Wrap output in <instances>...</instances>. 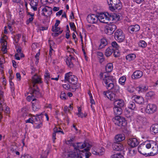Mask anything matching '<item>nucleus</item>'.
Returning a JSON list of instances; mask_svg holds the SVG:
<instances>
[{
	"label": "nucleus",
	"instance_id": "obj_1",
	"mask_svg": "<svg viewBox=\"0 0 158 158\" xmlns=\"http://www.w3.org/2000/svg\"><path fill=\"white\" fill-rule=\"evenodd\" d=\"M105 73H101L100 74V78L102 79L103 83L105 84V86L107 89H111L114 92H119V87L114 84L115 81L113 77L110 76H106Z\"/></svg>",
	"mask_w": 158,
	"mask_h": 158
},
{
	"label": "nucleus",
	"instance_id": "obj_2",
	"mask_svg": "<svg viewBox=\"0 0 158 158\" xmlns=\"http://www.w3.org/2000/svg\"><path fill=\"white\" fill-rule=\"evenodd\" d=\"M109 9L112 11H118L122 8L120 0H107Z\"/></svg>",
	"mask_w": 158,
	"mask_h": 158
},
{
	"label": "nucleus",
	"instance_id": "obj_3",
	"mask_svg": "<svg viewBox=\"0 0 158 158\" xmlns=\"http://www.w3.org/2000/svg\"><path fill=\"white\" fill-rule=\"evenodd\" d=\"M64 81L65 82L67 81L70 84L75 85L77 83L78 79L76 76L73 75L72 73L70 72L65 74Z\"/></svg>",
	"mask_w": 158,
	"mask_h": 158
},
{
	"label": "nucleus",
	"instance_id": "obj_4",
	"mask_svg": "<svg viewBox=\"0 0 158 158\" xmlns=\"http://www.w3.org/2000/svg\"><path fill=\"white\" fill-rule=\"evenodd\" d=\"M72 146L73 147L75 151H77L78 150L79 151L80 149L85 148V151H89L91 147V145L85 142L84 143L80 142L76 144H72Z\"/></svg>",
	"mask_w": 158,
	"mask_h": 158
},
{
	"label": "nucleus",
	"instance_id": "obj_5",
	"mask_svg": "<svg viewBox=\"0 0 158 158\" xmlns=\"http://www.w3.org/2000/svg\"><path fill=\"white\" fill-rule=\"evenodd\" d=\"M113 121L114 124L120 127H125L127 125L125 119L120 116H116L113 118Z\"/></svg>",
	"mask_w": 158,
	"mask_h": 158
},
{
	"label": "nucleus",
	"instance_id": "obj_6",
	"mask_svg": "<svg viewBox=\"0 0 158 158\" xmlns=\"http://www.w3.org/2000/svg\"><path fill=\"white\" fill-rule=\"evenodd\" d=\"M114 38L115 40L119 42H122L125 39V35L123 31L120 29H118L115 31Z\"/></svg>",
	"mask_w": 158,
	"mask_h": 158
},
{
	"label": "nucleus",
	"instance_id": "obj_7",
	"mask_svg": "<svg viewBox=\"0 0 158 158\" xmlns=\"http://www.w3.org/2000/svg\"><path fill=\"white\" fill-rule=\"evenodd\" d=\"M98 19L102 23H108L110 21V15L108 13H100L98 16Z\"/></svg>",
	"mask_w": 158,
	"mask_h": 158
},
{
	"label": "nucleus",
	"instance_id": "obj_8",
	"mask_svg": "<svg viewBox=\"0 0 158 158\" xmlns=\"http://www.w3.org/2000/svg\"><path fill=\"white\" fill-rule=\"evenodd\" d=\"M29 93L30 94H32L34 96H35L37 98L40 97L41 96V95L37 85H36L35 87H32L31 86Z\"/></svg>",
	"mask_w": 158,
	"mask_h": 158
},
{
	"label": "nucleus",
	"instance_id": "obj_9",
	"mask_svg": "<svg viewBox=\"0 0 158 158\" xmlns=\"http://www.w3.org/2000/svg\"><path fill=\"white\" fill-rule=\"evenodd\" d=\"M42 11V15L46 17L50 16L52 14V8L51 7L45 6H43Z\"/></svg>",
	"mask_w": 158,
	"mask_h": 158
},
{
	"label": "nucleus",
	"instance_id": "obj_10",
	"mask_svg": "<svg viewBox=\"0 0 158 158\" xmlns=\"http://www.w3.org/2000/svg\"><path fill=\"white\" fill-rule=\"evenodd\" d=\"M117 26L115 24H112L109 25L105 28L104 31L108 35L112 34L116 29Z\"/></svg>",
	"mask_w": 158,
	"mask_h": 158
},
{
	"label": "nucleus",
	"instance_id": "obj_11",
	"mask_svg": "<svg viewBox=\"0 0 158 158\" xmlns=\"http://www.w3.org/2000/svg\"><path fill=\"white\" fill-rule=\"evenodd\" d=\"M138 149L139 152L143 155L146 156L149 155L148 153L149 150L146 148L145 144H140L138 147Z\"/></svg>",
	"mask_w": 158,
	"mask_h": 158
},
{
	"label": "nucleus",
	"instance_id": "obj_12",
	"mask_svg": "<svg viewBox=\"0 0 158 158\" xmlns=\"http://www.w3.org/2000/svg\"><path fill=\"white\" fill-rule=\"evenodd\" d=\"M64 158H82L80 155L73 152L71 151L65 153Z\"/></svg>",
	"mask_w": 158,
	"mask_h": 158
},
{
	"label": "nucleus",
	"instance_id": "obj_13",
	"mask_svg": "<svg viewBox=\"0 0 158 158\" xmlns=\"http://www.w3.org/2000/svg\"><path fill=\"white\" fill-rule=\"evenodd\" d=\"M157 109L156 105L153 104H148L147 106L146 112L148 114H152L155 112Z\"/></svg>",
	"mask_w": 158,
	"mask_h": 158
},
{
	"label": "nucleus",
	"instance_id": "obj_14",
	"mask_svg": "<svg viewBox=\"0 0 158 158\" xmlns=\"http://www.w3.org/2000/svg\"><path fill=\"white\" fill-rule=\"evenodd\" d=\"M2 103L1 102V101L0 102V120L2 118L1 111H4L5 113H9L10 112L9 108L6 106V104Z\"/></svg>",
	"mask_w": 158,
	"mask_h": 158
},
{
	"label": "nucleus",
	"instance_id": "obj_15",
	"mask_svg": "<svg viewBox=\"0 0 158 158\" xmlns=\"http://www.w3.org/2000/svg\"><path fill=\"white\" fill-rule=\"evenodd\" d=\"M32 85L33 87H35L36 86V84L40 83H41V78L36 74H35L32 77Z\"/></svg>",
	"mask_w": 158,
	"mask_h": 158
},
{
	"label": "nucleus",
	"instance_id": "obj_16",
	"mask_svg": "<svg viewBox=\"0 0 158 158\" xmlns=\"http://www.w3.org/2000/svg\"><path fill=\"white\" fill-rule=\"evenodd\" d=\"M128 145L131 148L137 146L139 143V142L135 138H129L127 141Z\"/></svg>",
	"mask_w": 158,
	"mask_h": 158
},
{
	"label": "nucleus",
	"instance_id": "obj_17",
	"mask_svg": "<svg viewBox=\"0 0 158 158\" xmlns=\"http://www.w3.org/2000/svg\"><path fill=\"white\" fill-rule=\"evenodd\" d=\"M87 21L89 23H94L97 22L98 21V17L94 14L89 15L87 17Z\"/></svg>",
	"mask_w": 158,
	"mask_h": 158
},
{
	"label": "nucleus",
	"instance_id": "obj_18",
	"mask_svg": "<svg viewBox=\"0 0 158 158\" xmlns=\"http://www.w3.org/2000/svg\"><path fill=\"white\" fill-rule=\"evenodd\" d=\"M114 150L116 151H121L123 149V145L120 143L114 142L112 145Z\"/></svg>",
	"mask_w": 158,
	"mask_h": 158
},
{
	"label": "nucleus",
	"instance_id": "obj_19",
	"mask_svg": "<svg viewBox=\"0 0 158 158\" xmlns=\"http://www.w3.org/2000/svg\"><path fill=\"white\" fill-rule=\"evenodd\" d=\"M140 29V26L138 24L130 26L128 28L129 32L132 33L134 31L136 32L139 31Z\"/></svg>",
	"mask_w": 158,
	"mask_h": 158
},
{
	"label": "nucleus",
	"instance_id": "obj_20",
	"mask_svg": "<svg viewBox=\"0 0 158 158\" xmlns=\"http://www.w3.org/2000/svg\"><path fill=\"white\" fill-rule=\"evenodd\" d=\"M105 151V149L104 148L100 147L97 148L95 150H93L92 153L94 155H98V156H102L103 154Z\"/></svg>",
	"mask_w": 158,
	"mask_h": 158
},
{
	"label": "nucleus",
	"instance_id": "obj_21",
	"mask_svg": "<svg viewBox=\"0 0 158 158\" xmlns=\"http://www.w3.org/2000/svg\"><path fill=\"white\" fill-rule=\"evenodd\" d=\"M111 90V92H110L109 94L108 95V98L110 100L114 102L116 100H117L118 98V96L117 95V94L118 92H114L112 91V90Z\"/></svg>",
	"mask_w": 158,
	"mask_h": 158
},
{
	"label": "nucleus",
	"instance_id": "obj_22",
	"mask_svg": "<svg viewBox=\"0 0 158 158\" xmlns=\"http://www.w3.org/2000/svg\"><path fill=\"white\" fill-rule=\"evenodd\" d=\"M143 75V72L140 70H137L134 72L131 76V78L133 79H136L141 77Z\"/></svg>",
	"mask_w": 158,
	"mask_h": 158
},
{
	"label": "nucleus",
	"instance_id": "obj_23",
	"mask_svg": "<svg viewBox=\"0 0 158 158\" xmlns=\"http://www.w3.org/2000/svg\"><path fill=\"white\" fill-rule=\"evenodd\" d=\"M75 58L73 57L71 55H70L69 56L66 60V64L70 68H73V64L72 60H75Z\"/></svg>",
	"mask_w": 158,
	"mask_h": 158
},
{
	"label": "nucleus",
	"instance_id": "obj_24",
	"mask_svg": "<svg viewBox=\"0 0 158 158\" xmlns=\"http://www.w3.org/2000/svg\"><path fill=\"white\" fill-rule=\"evenodd\" d=\"M109 15L110 21L111 20L112 21H117L120 19L121 16L118 14L114 13L109 14Z\"/></svg>",
	"mask_w": 158,
	"mask_h": 158
},
{
	"label": "nucleus",
	"instance_id": "obj_25",
	"mask_svg": "<svg viewBox=\"0 0 158 158\" xmlns=\"http://www.w3.org/2000/svg\"><path fill=\"white\" fill-rule=\"evenodd\" d=\"M114 106L122 108L124 106V103L123 100L118 98L117 100L114 102Z\"/></svg>",
	"mask_w": 158,
	"mask_h": 158
},
{
	"label": "nucleus",
	"instance_id": "obj_26",
	"mask_svg": "<svg viewBox=\"0 0 158 158\" xmlns=\"http://www.w3.org/2000/svg\"><path fill=\"white\" fill-rule=\"evenodd\" d=\"M153 147H152V151L150 153V155H155L157 154L158 153V144L156 142H154L153 144Z\"/></svg>",
	"mask_w": 158,
	"mask_h": 158
},
{
	"label": "nucleus",
	"instance_id": "obj_27",
	"mask_svg": "<svg viewBox=\"0 0 158 158\" xmlns=\"http://www.w3.org/2000/svg\"><path fill=\"white\" fill-rule=\"evenodd\" d=\"M38 0H32L30 3L31 8L34 11H36L37 10V6H38Z\"/></svg>",
	"mask_w": 158,
	"mask_h": 158
},
{
	"label": "nucleus",
	"instance_id": "obj_28",
	"mask_svg": "<svg viewBox=\"0 0 158 158\" xmlns=\"http://www.w3.org/2000/svg\"><path fill=\"white\" fill-rule=\"evenodd\" d=\"M113 111L114 115L116 116H118L122 113V109L119 107L114 106L113 108Z\"/></svg>",
	"mask_w": 158,
	"mask_h": 158
},
{
	"label": "nucleus",
	"instance_id": "obj_29",
	"mask_svg": "<svg viewBox=\"0 0 158 158\" xmlns=\"http://www.w3.org/2000/svg\"><path fill=\"white\" fill-rule=\"evenodd\" d=\"M125 139L124 135L122 134H118L114 137L115 141L118 143L123 141Z\"/></svg>",
	"mask_w": 158,
	"mask_h": 158
},
{
	"label": "nucleus",
	"instance_id": "obj_30",
	"mask_svg": "<svg viewBox=\"0 0 158 158\" xmlns=\"http://www.w3.org/2000/svg\"><path fill=\"white\" fill-rule=\"evenodd\" d=\"M114 49L112 47H110L107 48L105 51V55L107 57L110 56L114 51Z\"/></svg>",
	"mask_w": 158,
	"mask_h": 158
},
{
	"label": "nucleus",
	"instance_id": "obj_31",
	"mask_svg": "<svg viewBox=\"0 0 158 158\" xmlns=\"http://www.w3.org/2000/svg\"><path fill=\"white\" fill-rule=\"evenodd\" d=\"M134 100L136 103L139 104H142L144 102V99L142 96H135Z\"/></svg>",
	"mask_w": 158,
	"mask_h": 158
},
{
	"label": "nucleus",
	"instance_id": "obj_32",
	"mask_svg": "<svg viewBox=\"0 0 158 158\" xmlns=\"http://www.w3.org/2000/svg\"><path fill=\"white\" fill-rule=\"evenodd\" d=\"M107 44V42L106 39H102L101 40L100 44L98 47L99 49H101Z\"/></svg>",
	"mask_w": 158,
	"mask_h": 158
},
{
	"label": "nucleus",
	"instance_id": "obj_33",
	"mask_svg": "<svg viewBox=\"0 0 158 158\" xmlns=\"http://www.w3.org/2000/svg\"><path fill=\"white\" fill-rule=\"evenodd\" d=\"M151 131L156 134L158 132V124H155L152 125L150 128Z\"/></svg>",
	"mask_w": 158,
	"mask_h": 158
},
{
	"label": "nucleus",
	"instance_id": "obj_34",
	"mask_svg": "<svg viewBox=\"0 0 158 158\" xmlns=\"http://www.w3.org/2000/svg\"><path fill=\"white\" fill-rule=\"evenodd\" d=\"M137 121L140 123L144 124L147 122V119L145 117H143L141 116H138Z\"/></svg>",
	"mask_w": 158,
	"mask_h": 158
},
{
	"label": "nucleus",
	"instance_id": "obj_35",
	"mask_svg": "<svg viewBox=\"0 0 158 158\" xmlns=\"http://www.w3.org/2000/svg\"><path fill=\"white\" fill-rule=\"evenodd\" d=\"M148 88L145 86L140 85L136 88V90L139 92H143L146 91L148 89Z\"/></svg>",
	"mask_w": 158,
	"mask_h": 158
},
{
	"label": "nucleus",
	"instance_id": "obj_36",
	"mask_svg": "<svg viewBox=\"0 0 158 158\" xmlns=\"http://www.w3.org/2000/svg\"><path fill=\"white\" fill-rule=\"evenodd\" d=\"M113 68V64L111 63L107 64L106 66L105 70L107 73L110 72Z\"/></svg>",
	"mask_w": 158,
	"mask_h": 158
},
{
	"label": "nucleus",
	"instance_id": "obj_37",
	"mask_svg": "<svg viewBox=\"0 0 158 158\" xmlns=\"http://www.w3.org/2000/svg\"><path fill=\"white\" fill-rule=\"evenodd\" d=\"M136 57V55L134 54H131L127 55L126 57V59L130 61L134 60Z\"/></svg>",
	"mask_w": 158,
	"mask_h": 158
},
{
	"label": "nucleus",
	"instance_id": "obj_38",
	"mask_svg": "<svg viewBox=\"0 0 158 158\" xmlns=\"http://www.w3.org/2000/svg\"><path fill=\"white\" fill-rule=\"evenodd\" d=\"M44 81L47 84H49L48 81L49 80L50 78V74L48 72H46L45 73L44 75Z\"/></svg>",
	"mask_w": 158,
	"mask_h": 158
},
{
	"label": "nucleus",
	"instance_id": "obj_39",
	"mask_svg": "<svg viewBox=\"0 0 158 158\" xmlns=\"http://www.w3.org/2000/svg\"><path fill=\"white\" fill-rule=\"evenodd\" d=\"M139 46L142 48H145L147 46L146 43L144 40H141L138 43Z\"/></svg>",
	"mask_w": 158,
	"mask_h": 158
},
{
	"label": "nucleus",
	"instance_id": "obj_40",
	"mask_svg": "<svg viewBox=\"0 0 158 158\" xmlns=\"http://www.w3.org/2000/svg\"><path fill=\"white\" fill-rule=\"evenodd\" d=\"M1 41L2 43H3V47L2 48V51L4 52V53H5L6 52V47L5 48H4L6 46V41L3 39H2L1 40Z\"/></svg>",
	"mask_w": 158,
	"mask_h": 158
},
{
	"label": "nucleus",
	"instance_id": "obj_41",
	"mask_svg": "<svg viewBox=\"0 0 158 158\" xmlns=\"http://www.w3.org/2000/svg\"><path fill=\"white\" fill-rule=\"evenodd\" d=\"M110 158H124V156L121 153H118L112 155Z\"/></svg>",
	"mask_w": 158,
	"mask_h": 158
},
{
	"label": "nucleus",
	"instance_id": "obj_42",
	"mask_svg": "<svg viewBox=\"0 0 158 158\" xmlns=\"http://www.w3.org/2000/svg\"><path fill=\"white\" fill-rule=\"evenodd\" d=\"M112 48H114L115 50H118L119 49V46L117 43L115 42L114 41L112 43Z\"/></svg>",
	"mask_w": 158,
	"mask_h": 158
},
{
	"label": "nucleus",
	"instance_id": "obj_43",
	"mask_svg": "<svg viewBox=\"0 0 158 158\" xmlns=\"http://www.w3.org/2000/svg\"><path fill=\"white\" fill-rule=\"evenodd\" d=\"M126 80L125 77L123 76L121 77L119 80V82L122 85H124Z\"/></svg>",
	"mask_w": 158,
	"mask_h": 158
},
{
	"label": "nucleus",
	"instance_id": "obj_44",
	"mask_svg": "<svg viewBox=\"0 0 158 158\" xmlns=\"http://www.w3.org/2000/svg\"><path fill=\"white\" fill-rule=\"evenodd\" d=\"M128 107L131 110H134L135 107V103L132 102H130L128 105Z\"/></svg>",
	"mask_w": 158,
	"mask_h": 158
},
{
	"label": "nucleus",
	"instance_id": "obj_45",
	"mask_svg": "<svg viewBox=\"0 0 158 158\" xmlns=\"http://www.w3.org/2000/svg\"><path fill=\"white\" fill-rule=\"evenodd\" d=\"M136 153V151L134 149H129L128 154L130 156H133L135 155Z\"/></svg>",
	"mask_w": 158,
	"mask_h": 158
},
{
	"label": "nucleus",
	"instance_id": "obj_46",
	"mask_svg": "<svg viewBox=\"0 0 158 158\" xmlns=\"http://www.w3.org/2000/svg\"><path fill=\"white\" fill-rule=\"evenodd\" d=\"M69 24L71 29L74 31H76V28L74 23L73 22H70L69 23Z\"/></svg>",
	"mask_w": 158,
	"mask_h": 158
},
{
	"label": "nucleus",
	"instance_id": "obj_47",
	"mask_svg": "<svg viewBox=\"0 0 158 158\" xmlns=\"http://www.w3.org/2000/svg\"><path fill=\"white\" fill-rule=\"evenodd\" d=\"M155 95V93L152 91H150L146 93V96L148 98H151Z\"/></svg>",
	"mask_w": 158,
	"mask_h": 158
},
{
	"label": "nucleus",
	"instance_id": "obj_48",
	"mask_svg": "<svg viewBox=\"0 0 158 158\" xmlns=\"http://www.w3.org/2000/svg\"><path fill=\"white\" fill-rule=\"evenodd\" d=\"M135 89L132 86H129L127 88V90L130 93L133 92Z\"/></svg>",
	"mask_w": 158,
	"mask_h": 158
},
{
	"label": "nucleus",
	"instance_id": "obj_49",
	"mask_svg": "<svg viewBox=\"0 0 158 158\" xmlns=\"http://www.w3.org/2000/svg\"><path fill=\"white\" fill-rule=\"evenodd\" d=\"M49 153V151L48 150H46L44 151V152L43 153L41 156V157L43 158H46Z\"/></svg>",
	"mask_w": 158,
	"mask_h": 158
},
{
	"label": "nucleus",
	"instance_id": "obj_50",
	"mask_svg": "<svg viewBox=\"0 0 158 158\" xmlns=\"http://www.w3.org/2000/svg\"><path fill=\"white\" fill-rule=\"evenodd\" d=\"M34 119L33 117H31L29 118L28 119L26 120L25 121L26 123H30L32 124L34 123Z\"/></svg>",
	"mask_w": 158,
	"mask_h": 158
},
{
	"label": "nucleus",
	"instance_id": "obj_51",
	"mask_svg": "<svg viewBox=\"0 0 158 158\" xmlns=\"http://www.w3.org/2000/svg\"><path fill=\"white\" fill-rule=\"evenodd\" d=\"M60 97L61 99L64 100H66V97H67V96H66L65 93L63 92L61 93Z\"/></svg>",
	"mask_w": 158,
	"mask_h": 158
},
{
	"label": "nucleus",
	"instance_id": "obj_52",
	"mask_svg": "<svg viewBox=\"0 0 158 158\" xmlns=\"http://www.w3.org/2000/svg\"><path fill=\"white\" fill-rule=\"evenodd\" d=\"M114 56L115 57H117L118 56L120 55L119 52L118 50L114 49Z\"/></svg>",
	"mask_w": 158,
	"mask_h": 158
},
{
	"label": "nucleus",
	"instance_id": "obj_53",
	"mask_svg": "<svg viewBox=\"0 0 158 158\" xmlns=\"http://www.w3.org/2000/svg\"><path fill=\"white\" fill-rule=\"evenodd\" d=\"M63 87L66 90H68L71 89L70 85L68 84H63Z\"/></svg>",
	"mask_w": 158,
	"mask_h": 158
},
{
	"label": "nucleus",
	"instance_id": "obj_54",
	"mask_svg": "<svg viewBox=\"0 0 158 158\" xmlns=\"http://www.w3.org/2000/svg\"><path fill=\"white\" fill-rule=\"evenodd\" d=\"M33 16L30 17L26 21V23L27 24H28L30 23H32L34 19V18Z\"/></svg>",
	"mask_w": 158,
	"mask_h": 158
},
{
	"label": "nucleus",
	"instance_id": "obj_55",
	"mask_svg": "<svg viewBox=\"0 0 158 158\" xmlns=\"http://www.w3.org/2000/svg\"><path fill=\"white\" fill-rule=\"evenodd\" d=\"M57 132L56 131V130L55 129H54V132L52 134V139L54 143L55 142V140L56 139V133Z\"/></svg>",
	"mask_w": 158,
	"mask_h": 158
},
{
	"label": "nucleus",
	"instance_id": "obj_56",
	"mask_svg": "<svg viewBox=\"0 0 158 158\" xmlns=\"http://www.w3.org/2000/svg\"><path fill=\"white\" fill-rule=\"evenodd\" d=\"M3 94L4 92L3 91H1L0 92V102L1 101V102L3 103Z\"/></svg>",
	"mask_w": 158,
	"mask_h": 158
},
{
	"label": "nucleus",
	"instance_id": "obj_57",
	"mask_svg": "<svg viewBox=\"0 0 158 158\" xmlns=\"http://www.w3.org/2000/svg\"><path fill=\"white\" fill-rule=\"evenodd\" d=\"M74 139V138L73 137L71 138H70V139L68 140L67 141H66V144H70L71 145H72V142L73 140Z\"/></svg>",
	"mask_w": 158,
	"mask_h": 158
},
{
	"label": "nucleus",
	"instance_id": "obj_58",
	"mask_svg": "<svg viewBox=\"0 0 158 158\" xmlns=\"http://www.w3.org/2000/svg\"><path fill=\"white\" fill-rule=\"evenodd\" d=\"M17 147L15 146H12L10 148V151L13 153H14L16 150Z\"/></svg>",
	"mask_w": 158,
	"mask_h": 158
},
{
	"label": "nucleus",
	"instance_id": "obj_59",
	"mask_svg": "<svg viewBox=\"0 0 158 158\" xmlns=\"http://www.w3.org/2000/svg\"><path fill=\"white\" fill-rule=\"evenodd\" d=\"M63 31V30L59 31L58 32L53 33L52 34V35L55 37L58 36L60 34H61Z\"/></svg>",
	"mask_w": 158,
	"mask_h": 158
},
{
	"label": "nucleus",
	"instance_id": "obj_60",
	"mask_svg": "<svg viewBox=\"0 0 158 158\" xmlns=\"http://www.w3.org/2000/svg\"><path fill=\"white\" fill-rule=\"evenodd\" d=\"M55 28L54 29V27H53L52 29V31L55 32L58 31L60 29V28L58 27H55Z\"/></svg>",
	"mask_w": 158,
	"mask_h": 158
},
{
	"label": "nucleus",
	"instance_id": "obj_61",
	"mask_svg": "<svg viewBox=\"0 0 158 158\" xmlns=\"http://www.w3.org/2000/svg\"><path fill=\"white\" fill-rule=\"evenodd\" d=\"M86 152L85 153V158H89V157L91 156V153L88 152V151H86Z\"/></svg>",
	"mask_w": 158,
	"mask_h": 158
},
{
	"label": "nucleus",
	"instance_id": "obj_62",
	"mask_svg": "<svg viewBox=\"0 0 158 158\" xmlns=\"http://www.w3.org/2000/svg\"><path fill=\"white\" fill-rule=\"evenodd\" d=\"M34 97L33 95L32 94H31V95H29L27 97V100L29 102L32 99L33 97Z\"/></svg>",
	"mask_w": 158,
	"mask_h": 158
},
{
	"label": "nucleus",
	"instance_id": "obj_63",
	"mask_svg": "<svg viewBox=\"0 0 158 158\" xmlns=\"http://www.w3.org/2000/svg\"><path fill=\"white\" fill-rule=\"evenodd\" d=\"M97 55L98 56L99 58L100 57L102 58L104 57L103 54L101 52H97Z\"/></svg>",
	"mask_w": 158,
	"mask_h": 158
},
{
	"label": "nucleus",
	"instance_id": "obj_64",
	"mask_svg": "<svg viewBox=\"0 0 158 158\" xmlns=\"http://www.w3.org/2000/svg\"><path fill=\"white\" fill-rule=\"evenodd\" d=\"M21 158H32V157L28 154L25 155L23 156H22Z\"/></svg>",
	"mask_w": 158,
	"mask_h": 158
}]
</instances>
